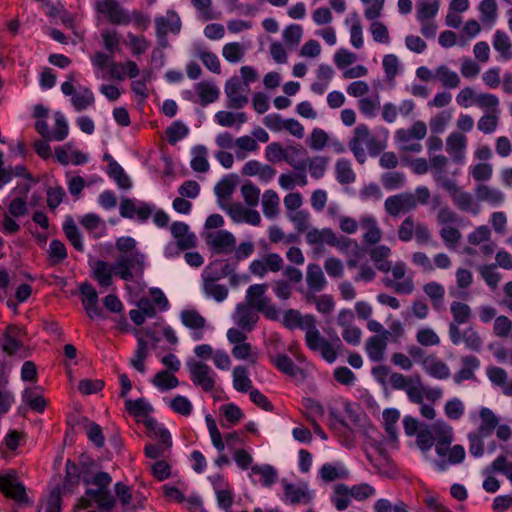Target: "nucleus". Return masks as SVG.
I'll list each match as a JSON object with an SVG mask.
<instances>
[{"instance_id": "obj_50", "label": "nucleus", "mask_w": 512, "mask_h": 512, "mask_svg": "<svg viewBox=\"0 0 512 512\" xmlns=\"http://www.w3.org/2000/svg\"><path fill=\"white\" fill-rule=\"evenodd\" d=\"M255 309L262 313L265 318L271 320V321H278L279 320V310L275 305L270 304L269 298H262L259 299L255 303Z\"/></svg>"}, {"instance_id": "obj_39", "label": "nucleus", "mask_w": 512, "mask_h": 512, "mask_svg": "<svg viewBox=\"0 0 512 512\" xmlns=\"http://www.w3.org/2000/svg\"><path fill=\"white\" fill-rule=\"evenodd\" d=\"M67 256L68 254L65 244L58 239H53L50 242L48 250V259L50 265L55 266L62 263L67 258Z\"/></svg>"}, {"instance_id": "obj_59", "label": "nucleus", "mask_w": 512, "mask_h": 512, "mask_svg": "<svg viewBox=\"0 0 512 512\" xmlns=\"http://www.w3.org/2000/svg\"><path fill=\"white\" fill-rule=\"evenodd\" d=\"M306 299L308 302H310L311 299H314L316 308H317L318 312H320V313L329 314L334 309L335 303H334L332 295L324 294L318 298H315L311 294H307Z\"/></svg>"}, {"instance_id": "obj_60", "label": "nucleus", "mask_w": 512, "mask_h": 512, "mask_svg": "<svg viewBox=\"0 0 512 512\" xmlns=\"http://www.w3.org/2000/svg\"><path fill=\"white\" fill-rule=\"evenodd\" d=\"M445 415L451 420H459L464 414V405L458 398L450 399L444 407Z\"/></svg>"}, {"instance_id": "obj_11", "label": "nucleus", "mask_w": 512, "mask_h": 512, "mask_svg": "<svg viewBox=\"0 0 512 512\" xmlns=\"http://www.w3.org/2000/svg\"><path fill=\"white\" fill-rule=\"evenodd\" d=\"M243 85L237 76H233L226 81L225 93L229 99V107L241 109L248 103V97L242 95Z\"/></svg>"}, {"instance_id": "obj_55", "label": "nucleus", "mask_w": 512, "mask_h": 512, "mask_svg": "<svg viewBox=\"0 0 512 512\" xmlns=\"http://www.w3.org/2000/svg\"><path fill=\"white\" fill-rule=\"evenodd\" d=\"M105 382L101 379H82L79 381L78 390L83 395L96 394L103 390Z\"/></svg>"}, {"instance_id": "obj_8", "label": "nucleus", "mask_w": 512, "mask_h": 512, "mask_svg": "<svg viewBox=\"0 0 512 512\" xmlns=\"http://www.w3.org/2000/svg\"><path fill=\"white\" fill-rule=\"evenodd\" d=\"M96 10L103 13L114 25H127L131 22L130 13L120 7L119 2H95Z\"/></svg>"}, {"instance_id": "obj_28", "label": "nucleus", "mask_w": 512, "mask_h": 512, "mask_svg": "<svg viewBox=\"0 0 512 512\" xmlns=\"http://www.w3.org/2000/svg\"><path fill=\"white\" fill-rule=\"evenodd\" d=\"M151 382L161 391H167L179 385L178 378L167 370L157 372Z\"/></svg>"}, {"instance_id": "obj_15", "label": "nucleus", "mask_w": 512, "mask_h": 512, "mask_svg": "<svg viewBox=\"0 0 512 512\" xmlns=\"http://www.w3.org/2000/svg\"><path fill=\"white\" fill-rule=\"evenodd\" d=\"M334 492L342 496L350 495L354 499L362 501L373 496L375 494V489L367 483L353 485L351 488L341 483L335 486Z\"/></svg>"}, {"instance_id": "obj_52", "label": "nucleus", "mask_w": 512, "mask_h": 512, "mask_svg": "<svg viewBox=\"0 0 512 512\" xmlns=\"http://www.w3.org/2000/svg\"><path fill=\"white\" fill-rule=\"evenodd\" d=\"M466 348L479 352L482 349L483 341L477 331L472 327H468L463 331V340Z\"/></svg>"}, {"instance_id": "obj_33", "label": "nucleus", "mask_w": 512, "mask_h": 512, "mask_svg": "<svg viewBox=\"0 0 512 512\" xmlns=\"http://www.w3.org/2000/svg\"><path fill=\"white\" fill-rule=\"evenodd\" d=\"M144 425L149 433L153 432L154 435L159 438L162 444H164L168 448L172 446V438L169 430L164 427L158 428V423L155 418L146 417V419L144 420Z\"/></svg>"}, {"instance_id": "obj_32", "label": "nucleus", "mask_w": 512, "mask_h": 512, "mask_svg": "<svg viewBox=\"0 0 512 512\" xmlns=\"http://www.w3.org/2000/svg\"><path fill=\"white\" fill-rule=\"evenodd\" d=\"M192 152L195 156L192 158L190 165L195 172L205 173L209 170V162L207 160V149L204 145H196Z\"/></svg>"}, {"instance_id": "obj_24", "label": "nucleus", "mask_w": 512, "mask_h": 512, "mask_svg": "<svg viewBox=\"0 0 512 512\" xmlns=\"http://www.w3.org/2000/svg\"><path fill=\"white\" fill-rule=\"evenodd\" d=\"M180 319L185 327L193 330H201L206 325V319L195 309L181 311Z\"/></svg>"}, {"instance_id": "obj_1", "label": "nucleus", "mask_w": 512, "mask_h": 512, "mask_svg": "<svg viewBox=\"0 0 512 512\" xmlns=\"http://www.w3.org/2000/svg\"><path fill=\"white\" fill-rule=\"evenodd\" d=\"M100 469V463L86 453L80 454L78 463L67 459L62 489L72 494L82 482L86 486L85 495L95 500L98 510L111 512L116 506V498L110 491L112 476Z\"/></svg>"}, {"instance_id": "obj_63", "label": "nucleus", "mask_w": 512, "mask_h": 512, "mask_svg": "<svg viewBox=\"0 0 512 512\" xmlns=\"http://www.w3.org/2000/svg\"><path fill=\"white\" fill-rule=\"evenodd\" d=\"M235 182L227 177L221 179L214 187V192L218 198H229L234 192Z\"/></svg>"}, {"instance_id": "obj_5", "label": "nucleus", "mask_w": 512, "mask_h": 512, "mask_svg": "<svg viewBox=\"0 0 512 512\" xmlns=\"http://www.w3.org/2000/svg\"><path fill=\"white\" fill-rule=\"evenodd\" d=\"M79 292L83 296L82 306L90 319H105L106 315L99 306V297L96 289L89 282H84L79 286Z\"/></svg>"}, {"instance_id": "obj_29", "label": "nucleus", "mask_w": 512, "mask_h": 512, "mask_svg": "<svg viewBox=\"0 0 512 512\" xmlns=\"http://www.w3.org/2000/svg\"><path fill=\"white\" fill-rule=\"evenodd\" d=\"M195 88L198 92L200 104L202 106H207L208 104L215 102L220 94L216 86L204 81L197 83Z\"/></svg>"}, {"instance_id": "obj_49", "label": "nucleus", "mask_w": 512, "mask_h": 512, "mask_svg": "<svg viewBox=\"0 0 512 512\" xmlns=\"http://www.w3.org/2000/svg\"><path fill=\"white\" fill-rule=\"evenodd\" d=\"M245 54L242 45L238 42H230L224 45L222 49L223 57L230 63L239 62Z\"/></svg>"}, {"instance_id": "obj_54", "label": "nucleus", "mask_w": 512, "mask_h": 512, "mask_svg": "<svg viewBox=\"0 0 512 512\" xmlns=\"http://www.w3.org/2000/svg\"><path fill=\"white\" fill-rule=\"evenodd\" d=\"M198 12V18L202 21L220 19L221 12L212 7V2H193Z\"/></svg>"}, {"instance_id": "obj_14", "label": "nucleus", "mask_w": 512, "mask_h": 512, "mask_svg": "<svg viewBox=\"0 0 512 512\" xmlns=\"http://www.w3.org/2000/svg\"><path fill=\"white\" fill-rule=\"evenodd\" d=\"M390 336V331H385L383 332V335H374L367 340L366 351L372 361H382L385 349L387 347V341Z\"/></svg>"}, {"instance_id": "obj_46", "label": "nucleus", "mask_w": 512, "mask_h": 512, "mask_svg": "<svg viewBox=\"0 0 512 512\" xmlns=\"http://www.w3.org/2000/svg\"><path fill=\"white\" fill-rule=\"evenodd\" d=\"M435 437L428 426L419 429L416 434V444L423 454H426L434 445Z\"/></svg>"}, {"instance_id": "obj_48", "label": "nucleus", "mask_w": 512, "mask_h": 512, "mask_svg": "<svg viewBox=\"0 0 512 512\" xmlns=\"http://www.w3.org/2000/svg\"><path fill=\"white\" fill-rule=\"evenodd\" d=\"M450 310L456 324H465L471 317V309L465 303L454 301L451 304Z\"/></svg>"}, {"instance_id": "obj_62", "label": "nucleus", "mask_w": 512, "mask_h": 512, "mask_svg": "<svg viewBox=\"0 0 512 512\" xmlns=\"http://www.w3.org/2000/svg\"><path fill=\"white\" fill-rule=\"evenodd\" d=\"M364 223L368 224V230L363 235V240L367 244L374 245L381 240V230L377 226L376 221L373 218H367L364 220Z\"/></svg>"}, {"instance_id": "obj_37", "label": "nucleus", "mask_w": 512, "mask_h": 512, "mask_svg": "<svg viewBox=\"0 0 512 512\" xmlns=\"http://www.w3.org/2000/svg\"><path fill=\"white\" fill-rule=\"evenodd\" d=\"M480 417L482 423L479 427V431L482 436H489L492 434L494 429L498 426L499 420L492 410L489 408H482L480 410Z\"/></svg>"}, {"instance_id": "obj_47", "label": "nucleus", "mask_w": 512, "mask_h": 512, "mask_svg": "<svg viewBox=\"0 0 512 512\" xmlns=\"http://www.w3.org/2000/svg\"><path fill=\"white\" fill-rule=\"evenodd\" d=\"M437 75L441 83L447 88H456L460 84L458 74L451 71L447 66L441 65L437 69Z\"/></svg>"}, {"instance_id": "obj_61", "label": "nucleus", "mask_w": 512, "mask_h": 512, "mask_svg": "<svg viewBox=\"0 0 512 512\" xmlns=\"http://www.w3.org/2000/svg\"><path fill=\"white\" fill-rule=\"evenodd\" d=\"M170 408L181 415L189 416L192 412V404L188 398L182 395L175 396L170 403Z\"/></svg>"}, {"instance_id": "obj_2", "label": "nucleus", "mask_w": 512, "mask_h": 512, "mask_svg": "<svg viewBox=\"0 0 512 512\" xmlns=\"http://www.w3.org/2000/svg\"><path fill=\"white\" fill-rule=\"evenodd\" d=\"M144 261L145 255L140 251H134L130 256L120 255L114 264L99 259L93 263V278L101 287L112 285L113 273L124 281H132V270L137 268L143 273Z\"/></svg>"}, {"instance_id": "obj_26", "label": "nucleus", "mask_w": 512, "mask_h": 512, "mask_svg": "<svg viewBox=\"0 0 512 512\" xmlns=\"http://www.w3.org/2000/svg\"><path fill=\"white\" fill-rule=\"evenodd\" d=\"M270 361L277 370L290 377H295L299 371V367L286 354H277Z\"/></svg>"}, {"instance_id": "obj_23", "label": "nucleus", "mask_w": 512, "mask_h": 512, "mask_svg": "<svg viewBox=\"0 0 512 512\" xmlns=\"http://www.w3.org/2000/svg\"><path fill=\"white\" fill-rule=\"evenodd\" d=\"M233 387L241 393L250 392L252 388V381L248 376V371L245 366L239 365L233 369Z\"/></svg>"}, {"instance_id": "obj_19", "label": "nucleus", "mask_w": 512, "mask_h": 512, "mask_svg": "<svg viewBox=\"0 0 512 512\" xmlns=\"http://www.w3.org/2000/svg\"><path fill=\"white\" fill-rule=\"evenodd\" d=\"M63 231L74 249L78 252H83L84 244L82 241V235L71 216L66 217L65 222L63 223Z\"/></svg>"}, {"instance_id": "obj_35", "label": "nucleus", "mask_w": 512, "mask_h": 512, "mask_svg": "<svg viewBox=\"0 0 512 512\" xmlns=\"http://www.w3.org/2000/svg\"><path fill=\"white\" fill-rule=\"evenodd\" d=\"M203 290L217 302L224 301L228 296V288L225 285L212 282L209 278H203Z\"/></svg>"}, {"instance_id": "obj_3", "label": "nucleus", "mask_w": 512, "mask_h": 512, "mask_svg": "<svg viewBox=\"0 0 512 512\" xmlns=\"http://www.w3.org/2000/svg\"><path fill=\"white\" fill-rule=\"evenodd\" d=\"M0 492L17 505L29 506L33 505V500L28 496L25 485L19 480L14 469L8 470L4 474H0Z\"/></svg>"}, {"instance_id": "obj_4", "label": "nucleus", "mask_w": 512, "mask_h": 512, "mask_svg": "<svg viewBox=\"0 0 512 512\" xmlns=\"http://www.w3.org/2000/svg\"><path fill=\"white\" fill-rule=\"evenodd\" d=\"M306 149L300 145H291L286 149L278 142L270 143L265 149L266 159L270 162L286 161L295 170H304L307 166V160L295 161V156H306Z\"/></svg>"}, {"instance_id": "obj_36", "label": "nucleus", "mask_w": 512, "mask_h": 512, "mask_svg": "<svg viewBox=\"0 0 512 512\" xmlns=\"http://www.w3.org/2000/svg\"><path fill=\"white\" fill-rule=\"evenodd\" d=\"M23 401L37 413H43L46 406L47 400L42 396L35 393L32 388H26L22 394Z\"/></svg>"}, {"instance_id": "obj_7", "label": "nucleus", "mask_w": 512, "mask_h": 512, "mask_svg": "<svg viewBox=\"0 0 512 512\" xmlns=\"http://www.w3.org/2000/svg\"><path fill=\"white\" fill-rule=\"evenodd\" d=\"M188 366L193 384L200 386L205 392H211L215 387V380L210 375L212 372L210 366L196 361L188 363Z\"/></svg>"}, {"instance_id": "obj_25", "label": "nucleus", "mask_w": 512, "mask_h": 512, "mask_svg": "<svg viewBox=\"0 0 512 512\" xmlns=\"http://www.w3.org/2000/svg\"><path fill=\"white\" fill-rule=\"evenodd\" d=\"M306 281L308 286L314 291H321L326 285V279L323 271L318 264H309L307 268Z\"/></svg>"}, {"instance_id": "obj_20", "label": "nucleus", "mask_w": 512, "mask_h": 512, "mask_svg": "<svg viewBox=\"0 0 512 512\" xmlns=\"http://www.w3.org/2000/svg\"><path fill=\"white\" fill-rule=\"evenodd\" d=\"M238 320L237 324L242 330L251 332L259 320L258 315L248 306L237 305Z\"/></svg>"}, {"instance_id": "obj_10", "label": "nucleus", "mask_w": 512, "mask_h": 512, "mask_svg": "<svg viewBox=\"0 0 512 512\" xmlns=\"http://www.w3.org/2000/svg\"><path fill=\"white\" fill-rule=\"evenodd\" d=\"M207 244L216 254H229L235 250L236 239L230 231L220 230L214 237L209 236Z\"/></svg>"}, {"instance_id": "obj_22", "label": "nucleus", "mask_w": 512, "mask_h": 512, "mask_svg": "<svg viewBox=\"0 0 512 512\" xmlns=\"http://www.w3.org/2000/svg\"><path fill=\"white\" fill-rule=\"evenodd\" d=\"M107 174L116 182L119 188L127 190L132 187L130 177L126 174L122 166L117 161L109 163Z\"/></svg>"}, {"instance_id": "obj_21", "label": "nucleus", "mask_w": 512, "mask_h": 512, "mask_svg": "<svg viewBox=\"0 0 512 512\" xmlns=\"http://www.w3.org/2000/svg\"><path fill=\"white\" fill-rule=\"evenodd\" d=\"M125 409L129 415L133 416L134 418H146L150 413L153 412V407L144 398H138L136 400H125Z\"/></svg>"}, {"instance_id": "obj_41", "label": "nucleus", "mask_w": 512, "mask_h": 512, "mask_svg": "<svg viewBox=\"0 0 512 512\" xmlns=\"http://www.w3.org/2000/svg\"><path fill=\"white\" fill-rule=\"evenodd\" d=\"M216 122L223 127H232L236 122L238 126L247 121V116L244 112L236 114L229 111H219L215 114Z\"/></svg>"}, {"instance_id": "obj_9", "label": "nucleus", "mask_w": 512, "mask_h": 512, "mask_svg": "<svg viewBox=\"0 0 512 512\" xmlns=\"http://www.w3.org/2000/svg\"><path fill=\"white\" fill-rule=\"evenodd\" d=\"M236 263L232 259H214L204 269L202 278H209L212 282H217L232 272L236 271Z\"/></svg>"}, {"instance_id": "obj_16", "label": "nucleus", "mask_w": 512, "mask_h": 512, "mask_svg": "<svg viewBox=\"0 0 512 512\" xmlns=\"http://www.w3.org/2000/svg\"><path fill=\"white\" fill-rule=\"evenodd\" d=\"M283 484V501L289 502L292 505L310 502L311 497L306 489L296 487L294 484L288 483L285 478L281 480Z\"/></svg>"}, {"instance_id": "obj_51", "label": "nucleus", "mask_w": 512, "mask_h": 512, "mask_svg": "<svg viewBox=\"0 0 512 512\" xmlns=\"http://www.w3.org/2000/svg\"><path fill=\"white\" fill-rule=\"evenodd\" d=\"M2 351L9 357L15 356L24 347L21 339H13L8 335H2L0 340Z\"/></svg>"}, {"instance_id": "obj_27", "label": "nucleus", "mask_w": 512, "mask_h": 512, "mask_svg": "<svg viewBox=\"0 0 512 512\" xmlns=\"http://www.w3.org/2000/svg\"><path fill=\"white\" fill-rule=\"evenodd\" d=\"M148 355V343L143 337L137 338V348L134 352V357L130 360V365L140 373L146 370L144 361Z\"/></svg>"}, {"instance_id": "obj_13", "label": "nucleus", "mask_w": 512, "mask_h": 512, "mask_svg": "<svg viewBox=\"0 0 512 512\" xmlns=\"http://www.w3.org/2000/svg\"><path fill=\"white\" fill-rule=\"evenodd\" d=\"M370 135V130L366 124H359L354 129V137L349 141V148L353 152L358 163L363 164L366 161V153L362 147V142Z\"/></svg>"}, {"instance_id": "obj_12", "label": "nucleus", "mask_w": 512, "mask_h": 512, "mask_svg": "<svg viewBox=\"0 0 512 512\" xmlns=\"http://www.w3.org/2000/svg\"><path fill=\"white\" fill-rule=\"evenodd\" d=\"M453 204L461 211L471 212L473 215L480 213V207L474 203L473 197L470 193L460 191L456 185L448 187Z\"/></svg>"}, {"instance_id": "obj_42", "label": "nucleus", "mask_w": 512, "mask_h": 512, "mask_svg": "<svg viewBox=\"0 0 512 512\" xmlns=\"http://www.w3.org/2000/svg\"><path fill=\"white\" fill-rule=\"evenodd\" d=\"M440 2H419L417 5L416 18L419 22L433 20L437 15Z\"/></svg>"}, {"instance_id": "obj_44", "label": "nucleus", "mask_w": 512, "mask_h": 512, "mask_svg": "<svg viewBox=\"0 0 512 512\" xmlns=\"http://www.w3.org/2000/svg\"><path fill=\"white\" fill-rule=\"evenodd\" d=\"M424 363L425 369L430 376L440 380L447 379L450 376V369L442 360H432L429 363L425 360Z\"/></svg>"}, {"instance_id": "obj_45", "label": "nucleus", "mask_w": 512, "mask_h": 512, "mask_svg": "<svg viewBox=\"0 0 512 512\" xmlns=\"http://www.w3.org/2000/svg\"><path fill=\"white\" fill-rule=\"evenodd\" d=\"M423 290L431 299L433 307L438 309L444 298V287L441 284L432 281L425 284Z\"/></svg>"}, {"instance_id": "obj_38", "label": "nucleus", "mask_w": 512, "mask_h": 512, "mask_svg": "<svg viewBox=\"0 0 512 512\" xmlns=\"http://www.w3.org/2000/svg\"><path fill=\"white\" fill-rule=\"evenodd\" d=\"M251 470L253 474L261 475L260 482L263 487H271L277 481L278 473L272 465H254L251 467Z\"/></svg>"}, {"instance_id": "obj_58", "label": "nucleus", "mask_w": 512, "mask_h": 512, "mask_svg": "<svg viewBox=\"0 0 512 512\" xmlns=\"http://www.w3.org/2000/svg\"><path fill=\"white\" fill-rule=\"evenodd\" d=\"M72 103L77 111L87 109L88 106L94 103L93 92L89 88H84L81 94H75L73 96Z\"/></svg>"}, {"instance_id": "obj_30", "label": "nucleus", "mask_w": 512, "mask_h": 512, "mask_svg": "<svg viewBox=\"0 0 512 512\" xmlns=\"http://www.w3.org/2000/svg\"><path fill=\"white\" fill-rule=\"evenodd\" d=\"M335 170L336 179L340 184L346 185L355 181L356 176L351 168V163L349 160L345 158L337 160Z\"/></svg>"}, {"instance_id": "obj_6", "label": "nucleus", "mask_w": 512, "mask_h": 512, "mask_svg": "<svg viewBox=\"0 0 512 512\" xmlns=\"http://www.w3.org/2000/svg\"><path fill=\"white\" fill-rule=\"evenodd\" d=\"M137 200L130 198H123L120 202L119 212L123 218L133 219L137 215L140 222H146L153 213L154 206L146 202H139L136 206Z\"/></svg>"}, {"instance_id": "obj_57", "label": "nucleus", "mask_w": 512, "mask_h": 512, "mask_svg": "<svg viewBox=\"0 0 512 512\" xmlns=\"http://www.w3.org/2000/svg\"><path fill=\"white\" fill-rule=\"evenodd\" d=\"M405 182V175L402 172H388L383 174L382 183L387 190L401 188Z\"/></svg>"}, {"instance_id": "obj_18", "label": "nucleus", "mask_w": 512, "mask_h": 512, "mask_svg": "<svg viewBox=\"0 0 512 512\" xmlns=\"http://www.w3.org/2000/svg\"><path fill=\"white\" fill-rule=\"evenodd\" d=\"M476 198L479 201H484L495 207L504 202V194L498 190L489 187L485 184H479L475 189Z\"/></svg>"}, {"instance_id": "obj_17", "label": "nucleus", "mask_w": 512, "mask_h": 512, "mask_svg": "<svg viewBox=\"0 0 512 512\" xmlns=\"http://www.w3.org/2000/svg\"><path fill=\"white\" fill-rule=\"evenodd\" d=\"M462 368L454 375L457 384L466 380H474V371L480 367V360L474 355H467L461 358Z\"/></svg>"}, {"instance_id": "obj_31", "label": "nucleus", "mask_w": 512, "mask_h": 512, "mask_svg": "<svg viewBox=\"0 0 512 512\" xmlns=\"http://www.w3.org/2000/svg\"><path fill=\"white\" fill-rule=\"evenodd\" d=\"M157 32L166 33L167 27L170 28L172 33H179L181 29V21L176 12L172 10L167 11V18L161 17L156 19Z\"/></svg>"}, {"instance_id": "obj_40", "label": "nucleus", "mask_w": 512, "mask_h": 512, "mask_svg": "<svg viewBox=\"0 0 512 512\" xmlns=\"http://www.w3.org/2000/svg\"><path fill=\"white\" fill-rule=\"evenodd\" d=\"M493 46L494 49L501 53L502 57L505 60H510L512 58V51H511V41L508 37V35L501 31L497 30L494 34L493 39Z\"/></svg>"}, {"instance_id": "obj_64", "label": "nucleus", "mask_w": 512, "mask_h": 512, "mask_svg": "<svg viewBox=\"0 0 512 512\" xmlns=\"http://www.w3.org/2000/svg\"><path fill=\"white\" fill-rule=\"evenodd\" d=\"M62 510V497H61V487L56 486L49 494L46 503V511L45 512H61ZM40 512V510H38Z\"/></svg>"}, {"instance_id": "obj_53", "label": "nucleus", "mask_w": 512, "mask_h": 512, "mask_svg": "<svg viewBox=\"0 0 512 512\" xmlns=\"http://www.w3.org/2000/svg\"><path fill=\"white\" fill-rule=\"evenodd\" d=\"M85 421L88 422V425L86 426L88 439L96 447H98V448L103 447L104 443H105V437L103 434L102 427L99 424H97L96 422H89L87 418H85Z\"/></svg>"}, {"instance_id": "obj_34", "label": "nucleus", "mask_w": 512, "mask_h": 512, "mask_svg": "<svg viewBox=\"0 0 512 512\" xmlns=\"http://www.w3.org/2000/svg\"><path fill=\"white\" fill-rule=\"evenodd\" d=\"M279 197L273 190H266L262 197V210L267 218H274L278 214Z\"/></svg>"}, {"instance_id": "obj_56", "label": "nucleus", "mask_w": 512, "mask_h": 512, "mask_svg": "<svg viewBox=\"0 0 512 512\" xmlns=\"http://www.w3.org/2000/svg\"><path fill=\"white\" fill-rule=\"evenodd\" d=\"M241 193L248 206L254 207L258 204L260 189L252 182L243 184L241 187Z\"/></svg>"}, {"instance_id": "obj_43", "label": "nucleus", "mask_w": 512, "mask_h": 512, "mask_svg": "<svg viewBox=\"0 0 512 512\" xmlns=\"http://www.w3.org/2000/svg\"><path fill=\"white\" fill-rule=\"evenodd\" d=\"M167 141L175 145L179 140L185 138L188 133V127L181 121H174L165 131Z\"/></svg>"}]
</instances>
